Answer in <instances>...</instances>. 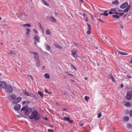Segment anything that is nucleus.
Instances as JSON below:
<instances>
[{"label": "nucleus", "mask_w": 132, "mask_h": 132, "mask_svg": "<svg viewBox=\"0 0 132 132\" xmlns=\"http://www.w3.org/2000/svg\"><path fill=\"white\" fill-rule=\"evenodd\" d=\"M40 118V114L36 110L33 111L29 117L30 119H34L36 121L38 120Z\"/></svg>", "instance_id": "1"}, {"label": "nucleus", "mask_w": 132, "mask_h": 132, "mask_svg": "<svg viewBox=\"0 0 132 132\" xmlns=\"http://www.w3.org/2000/svg\"><path fill=\"white\" fill-rule=\"evenodd\" d=\"M25 111L24 114L25 115L28 116V115L32 111V110L31 108H27V107L25 106L23 107L21 109V111Z\"/></svg>", "instance_id": "2"}, {"label": "nucleus", "mask_w": 132, "mask_h": 132, "mask_svg": "<svg viewBox=\"0 0 132 132\" xmlns=\"http://www.w3.org/2000/svg\"><path fill=\"white\" fill-rule=\"evenodd\" d=\"M5 91L8 94H10L12 92L13 89L12 87L10 85H7L4 88Z\"/></svg>", "instance_id": "3"}, {"label": "nucleus", "mask_w": 132, "mask_h": 132, "mask_svg": "<svg viewBox=\"0 0 132 132\" xmlns=\"http://www.w3.org/2000/svg\"><path fill=\"white\" fill-rule=\"evenodd\" d=\"M117 9L116 8H114L111 9L110 10V11H109V14H118L119 13L117 12Z\"/></svg>", "instance_id": "4"}, {"label": "nucleus", "mask_w": 132, "mask_h": 132, "mask_svg": "<svg viewBox=\"0 0 132 132\" xmlns=\"http://www.w3.org/2000/svg\"><path fill=\"white\" fill-rule=\"evenodd\" d=\"M132 94L131 92L128 91L127 93L126 98L128 100H130L131 98Z\"/></svg>", "instance_id": "5"}, {"label": "nucleus", "mask_w": 132, "mask_h": 132, "mask_svg": "<svg viewBox=\"0 0 132 132\" xmlns=\"http://www.w3.org/2000/svg\"><path fill=\"white\" fill-rule=\"evenodd\" d=\"M16 98V96L14 94H12L9 95V99L11 100H14L15 101Z\"/></svg>", "instance_id": "6"}, {"label": "nucleus", "mask_w": 132, "mask_h": 132, "mask_svg": "<svg viewBox=\"0 0 132 132\" xmlns=\"http://www.w3.org/2000/svg\"><path fill=\"white\" fill-rule=\"evenodd\" d=\"M22 100V98L20 97H18L16 98L15 101H13L12 103L13 104H15L16 103L20 102Z\"/></svg>", "instance_id": "7"}, {"label": "nucleus", "mask_w": 132, "mask_h": 132, "mask_svg": "<svg viewBox=\"0 0 132 132\" xmlns=\"http://www.w3.org/2000/svg\"><path fill=\"white\" fill-rule=\"evenodd\" d=\"M0 86L3 88L4 89L7 86L6 84L4 81H0Z\"/></svg>", "instance_id": "8"}, {"label": "nucleus", "mask_w": 132, "mask_h": 132, "mask_svg": "<svg viewBox=\"0 0 132 132\" xmlns=\"http://www.w3.org/2000/svg\"><path fill=\"white\" fill-rule=\"evenodd\" d=\"M128 6V3L126 2H125L120 5V7L121 9H124Z\"/></svg>", "instance_id": "9"}, {"label": "nucleus", "mask_w": 132, "mask_h": 132, "mask_svg": "<svg viewBox=\"0 0 132 132\" xmlns=\"http://www.w3.org/2000/svg\"><path fill=\"white\" fill-rule=\"evenodd\" d=\"M86 24L87 26V28L88 30H87V34L88 35H89L91 33L90 31L91 29V25L88 23H87Z\"/></svg>", "instance_id": "10"}, {"label": "nucleus", "mask_w": 132, "mask_h": 132, "mask_svg": "<svg viewBox=\"0 0 132 132\" xmlns=\"http://www.w3.org/2000/svg\"><path fill=\"white\" fill-rule=\"evenodd\" d=\"M64 119L65 121H68L70 123H71L73 122V121L72 120H70L69 117H64Z\"/></svg>", "instance_id": "11"}, {"label": "nucleus", "mask_w": 132, "mask_h": 132, "mask_svg": "<svg viewBox=\"0 0 132 132\" xmlns=\"http://www.w3.org/2000/svg\"><path fill=\"white\" fill-rule=\"evenodd\" d=\"M21 107V105L19 104H17L15 105L14 107V109L16 111L19 110Z\"/></svg>", "instance_id": "12"}, {"label": "nucleus", "mask_w": 132, "mask_h": 132, "mask_svg": "<svg viewBox=\"0 0 132 132\" xmlns=\"http://www.w3.org/2000/svg\"><path fill=\"white\" fill-rule=\"evenodd\" d=\"M71 52L72 55L74 56L78 57V56L77 53V51L75 50L71 51Z\"/></svg>", "instance_id": "13"}, {"label": "nucleus", "mask_w": 132, "mask_h": 132, "mask_svg": "<svg viewBox=\"0 0 132 132\" xmlns=\"http://www.w3.org/2000/svg\"><path fill=\"white\" fill-rule=\"evenodd\" d=\"M45 47L47 51H50L51 47L47 43H46L45 44Z\"/></svg>", "instance_id": "14"}, {"label": "nucleus", "mask_w": 132, "mask_h": 132, "mask_svg": "<svg viewBox=\"0 0 132 132\" xmlns=\"http://www.w3.org/2000/svg\"><path fill=\"white\" fill-rule=\"evenodd\" d=\"M34 58L35 60L39 59V56L38 53L36 52L34 54Z\"/></svg>", "instance_id": "15"}, {"label": "nucleus", "mask_w": 132, "mask_h": 132, "mask_svg": "<svg viewBox=\"0 0 132 132\" xmlns=\"http://www.w3.org/2000/svg\"><path fill=\"white\" fill-rule=\"evenodd\" d=\"M130 7L131 6L130 5H128L127 8L123 10V12H128L130 9Z\"/></svg>", "instance_id": "16"}, {"label": "nucleus", "mask_w": 132, "mask_h": 132, "mask_svg": "<svg viewBox=\"0 0 132 132\" xmlns=\"http://www.w3.org/2000/svg\"><path fill=\"white\" fill-rule=\"evenodd\" d=\"M129 120V117L128 116H125L123 118V121L125 122H127Z\"/></svg>", "instance_id": "17"}, {"label": "nucleus", "mask_w": 132, "mask_h": 132, "mask_svg": "<svg viewBox=\"0 0 132 132\" xmlns=\"http://www.w3.org/2000/svg\"><path fill=\"white\" fill-rule=\"evenodd\" d=\"M35 40L38 42H40L39 41L40 39V38L39 37L37 36V35H35V36L34 37Z\"/></svg>", "instance_id": "18"}, {"label": "nucleus", "mask_w": 132, "mask_h": 132, "mask_svg": "<svg viewBox=\"0 0 132 132\" xmlns=\"http://www.w3.org/2000/svg\"><path fill=\"white\" fill-rule=\"evenodd\" d=\"M54 45L57 48L60 49L63 48V47L61 46L58 44L57 43H55L54 44Z\"/></svg>", "instance_id": "19"}, {"label": "nucleus", "mask_w": 132, "mask_h": 132, "mask_svg": "<svg viewBox=\"0 0 132 132\" xmlns=\"http://www.w3.org/2000/svg\"><path fill=\"white\" fill-rule=\"evenodd\" d=\"M41 1L43 4L44 5L47 6H48L49 4L44 0H41Z\"/></svg>", "instance_id": "20"}, {"label": "nucleus", "mask_w": 132, "mask_h": 132, "mask_svg": "<svg viewBox=\"0 0 132 132\" xmlns=\"http://www.w3.org/2000/svg\"><path fill=\"white\" fill-rule=\"evenodd\" d=\"M112 3L113 4L118 5L119 4V2L117 0H116L112 2Z\"/></svg>", "instance_id": "21"}, {"label": "nucleus", "mask_w": 132, "mask_h": 132, "mask_svg": "<svg viewBox=\"0 0 132 132\" xmlns=\"http://www.w3.org/2000/svg\"><path fill=\"white\" fill-rule=\"evenodd\" d=\"M22 92L24 94L27 96H28L29 93L28 92H27L26 90H23Z\"/></svg>", "instance_id": "22"}, {"label": "nucleus", "mask_w": 132, "mask_h": 132, "mask_svg": "<svg viewBox=\"0 0 132 132\" xmlns=\"http://www.w3.org/2000/svg\"><path fill=\"white\" fill-rule=\"evenodd\" d=\"M108 12V11H105L104 12V13H102V14H100V15H104V16H107L108 15V13H107V12Z\"/></svg>", "instance_id": "23"}, {"label": "nucleus", "mask_w": 132, "mask_h": 132, "mask_svg": "<svg viewBox=\"0 0 132 132\" xmlns=\"http://www.w3.org/2000/svg\"><path fill=\"white\" fill-rule=\"evenodd\" d=\"M127 127L128 129H131L132 128V125L130 123H128L127 124Z\"/></svg>", "instance_id": "24"}, {"label": "nucleus", "mask_w": 132, "mask_h": 132, "mask_svg": "<svg viewBox=\"0 0 132 132\" xmlns=\"http://www.w3.org/2000/svg\"><path fill=\"white\" fill-rule=\"evenodd\" d=\"M119 54L121 55H128V54L125 52L119 51Z\"/></svg>", "instance_id": "25"}, {"label": "nucleus", "mask_w": 132, "mask_h": 132, "mask_svg": "<svg viewBox=\"0 0 132 132\" xmlns=\"http://www.w3.org/2000/svg\"><path fill=\"white\" fill-rule=\"evenodd\" d=\"M27 31L26 32V34L27 35H28L29 33L30 32V30L29 29H26Z\"/></svg>", "instance_id": "26"}, {"label": "nucleus", "mask_w": 132, "mask_h": 132, "mask_svg": "<svg viewBox=\"0 0 132 132\" xmlns=\"http://www.w3.org/2000/svg\"><path fill=\"white\" fill-rule=\"evenodd\" d=\"M38 94L40 95L42 98H43L44 96V95L41 91H38Z\"/></svg>", "instance_id": "27"}, {"label": "nucleus", "mask_w": 132, "mask_h": 132, "mask_svg": "<svg viewBox=\"0 0 132 132\" xmlns=\"http://www.w3.org/2000/svg\"><path fill=\"white\" fill-rule=\"evenodd\" d=\"M44 77L45 78L47 79H49L50 78V76L47 73H46L45 74Z\"/></svg>", "instance_id": "28"}, {"label": "nucleus", "mask_w": 132, "mask_h": 132, "mask_svg": "<svg viewBox=\"0 0 132 132\" xmlns=\"http://www.w3.org/2000/svg\"><path fill=\"white\" fill-rule=\"evenodd\" d=\"M51 21L53 22H56V20L55 18H54L53 17H51Z\"/></svg>", "instance_id": "29"}, {"label": "nucleus", "mask_w": 132, "mask_h": 132, "mask_svg": "<svg viewBox=\"0 0 132 132\" xmlns=\"http://www.w3.org/2000/svg\"><path fill=\"white\" fill-rule=\"evenodd\" d=\"M36 60V64H37V66H39L40 65V61L39 60V59Z\"/></svg>", "instance_id": "30"}, {"label": "nucleus", "mask_w": 132, "mask_h": 132, "mask_svg": "<svg viewBox=\"0 0 132 132\" xmlns=\"http://www.w3.org/2000/svg\"><path fill=\"white\" fill-rule=\"evenodd\" d=\"M23 26H27L28 27H30L31 26V24L29 23L24 24H23Z\"/></svg>", "instance_id": "31"}, {"label": "nucleus", "mask_w": 132, "mask_h": 132, "mask_svg": "<svg viewBox=\"0 0 132 132\" xmlns=\"http://www.w3.org/2000/svg\"><path fill=\"white\" fill-rule=\"evenodd\" d=\"M28 96H30L32 97H34L35 95L34 94H32L31 93H29L28 95Z\"/></svg>", "instance_id": "32"}, {"label": "nucleus", "mask_w": 132, "mask_h": 132, "mask_svg": "<svg viewBox=\"0 0 132 132\" xmlns=\"http://www.w3.org/2000/svg\"><path fill=\"white\" fill-rule=\"evenodd\" d=\"M113 17V18L118 19L119 17V16L118 15H112Z\"/></svg>", "instance_id": "33"}, {"label": "nucleus", "mask_w": 132, "mask_h": 132, "mask_svg": "<svg viewBox=\"0 0 132 132\" xmlns=\"http://www.w3.org/2000/svg\"><path fill=\"white\" fill-rule=\"evenodd\" d=\"M110 75L111 77V79L114 82H115V79L112 76V75L111 74H110Z\"/></svg>", "instance_id": "34"}, {"label": "nucleus", "mask_w": 132, "mask_h": 132, "mask_svg": "<svg viewBox=\"0 0 132 132\" xmlns=\"http://www.w3.org/2000/svg\"><path fill=\"white\" fill-rule=\"evenodd\" d=\"M126 78L128 79L131 78V76L130 75V74L127 75L125 77Z\"/></svg>", "instance_id": "35"}, {"label": "nucleus", "mask_w": 132, "mask_h": 132, "mask_svg": "<svg viewBox=\"0 0 132 132\" xmlns=\"http://www.w3.org/2000/svg\"><path fill=\"white\" fill-rule=\"evenodd\" d=\"M46 32L47 34L50 35L51 34V32L49 30H46Z\"/></svg>", "instance_id": "36"}, {"label": "nucleus", "mask_w": 132, "mask_h": 132, "mask_svg": "<svg viewBox=\"0 0 132 132\" xmlns=\"http://www.w3.org/2000/svg\"><path fill=\"white\" fill-rule=\"evenodd\" d=\"M85 99L86 101L87 102L89 99V97L87 96H86L85 97Z\"/></svg>", "instance_id": "37"}, {"label": "nucleus", "mask_w": 132, "mask_h": 132, "mask_svg": "<svg viewBox=\"0 0 132 132\" xmlns=\"http://www.w3.org/2000/svg\"><path fill=\"white\" fill-rule=\"evenodd\" d=\"M130 105V104L129 103H127L125 104V106L127 107H129Z\"/></svg>", "instance_id": "38"}, {"label": "nucleus", "mask_w": 132, "mask_h": 132, "mask_svg": "<svg viewBox=\"0 0 132 132\" xmlns=\"http://www.w3.org/2000/svg\"><path fill=\"white\" fill-rule=\"evenodd\" d=\"M9 54H11L12 55H15V53L12 51H10V53H9Z\"/></svg>", "instance_id": "39"}, {"label": "nucleus", "mask_w": 132, "mask_h": 132, "mask_svg": "<svg viewBox=\"0 0 132 132\" xmlns=\"http://www.w3.org/2000/svg\"><path fill=\"white\" fill-rule=\"evenodd\" d=\"M97 19L99 21L101 22H102L103 23H104V21L101 19H98V18H97Z\"/></svg>", "instance_id": "40"}, {"label": "nucleus", "mask_w": 132, "mask_h": 132, "mask_svg": "<svg viewBox=\"0 0 132 132\" xmlns=\"http://www.w3.org/2000/svg\"><path fill=\"white\" fill-rule=\"evenodd\" d=\"M118 14H119V15L120 16H122L123 15L124 13L123 12H120Z\"/></svg>", "instance_id": "41"}, {"label": "nucleus", "mask_w": 132, "mask_h": 132, "mask_svg": "<svg viewBox=\"0 0 132 132\" xmlns=\"http://www.w3.org/2000/svg\"><path fill=\"white\" fill-rule=\"evenodd\" d=\"M27 76H28L29 78L31 79L32 80L33 79V78L30 75H28Z\"/></svg>", "instance_id": "42"}, {"label": "nucleus", "mask_w": 132, "mask_h": 132, "mask_svg": "<svg viewBox=\"0 0 132 132\" xmlns=\"http://www.w3.org/2000/svg\"><path fill=\"white\" fill-rule=\"evenodd\" d=\"M48 132H54L52 129H48Z\"/></svg>", "instance_id": "43"}, {"label": "nucleus", "mask_w": 132, "mask_h": 132, "mask_svg": "<svg viewBox=\"0 0 132 132\" xmlns=\"http://www.w3.org/2000/svg\"><path fill=\"white\" fill-rule=\"evenodd\" d=\"M129 116L130 117L132 116V109L130 111Z\"/></svg>", "instance_id": "44"}, {"label": "nucleus", "mask_w": 132, "mask_h": 132, "mask_svg": "<svg viewBox=\"0 0 132 132\" xmlns=\"http://www.w3.org/2000/svg\"><path fill=\"white\" fill-rule=\"evenodd\" d=\"M25 101L26 104H29L30 103V101L29 100H27Z\"/></svg>", "instance_id": "45"}, {"label": "nucleus", "mask_w": 132, "mask_h": 132, "mask_svg": "<svg viewBox=\"0 0 132 132\" xmlns=\"http://www.w3.org/2000/svg\"><path fill=\"white\" fill-rule=\"evenodd\" d=\"M97 117L98 118H100V117L101 116V113H98L97 114Z\"/></svg>", "instance_id": "46"}, {"label": "nucleus", "mask_w": 132, "mask_h": 132, "mask_svg": "<svg viewBox=\"0 0 132 132\" xmlns=\"http://www.w3.org/2000/svg\"><path fill=\"white\" fill-rule=\"evenodd\" d=\"M29 53H31L32 54H33L34 55V54L36 52H33V51H29Z\"/></svg>", "instance_id": "47"}, {"label": "nucleus", "mask_w": 132, "mask_h": 132, "mask_svg": "<svg viewBox=\"0 0 132 132\" xmlns=\"http://www.w3.org/2000/svg\"><path fill=\"white\" fill-rule=\"evenodd\" d=\"M67 110V109H66V108H63V110L64 111H66Z\"/></svg>", "instance_id": "48"}, {"label": "nucleus", "mask_w": 132, "mask_h": 132, "mask_svg": "<svg viewBox=\"0 0 132 132\" xmlns=\"http://www.w3.org/2000/svg\"><path fill=\"white\" fill-rule=\"evenodd\" d=\"M85 20L86 22H87L88 21V18L87 17H86L85 18Z\"/></svg>", "instance_id": "49"}, {"label": "nucleus", "mask_w": 132, "mask_h": 132, "mask_svg": "<svg viewBox=\"0 0 132 132\" xmlns=\"http://www.w3.org/2000/svg\"><path fill=\"white\" fill-rule=\"evenodd\" d=\"M22 103L23 104H26V101H23L22 102Z\"/></svg>", "instance_id": "50"}, {"label": "nucleus", "mask_w": 132, "mask_h": 132, "mask_svg": "<svg viewBox=\"0 0 132 132\" xmlns=\"http://www.w3.org/2000/svg\"><path fill=\"white\" fill-rule=\"evenodd\" d=\"M74 44L76 46H78V44L74 42Z\"/></svg>", "instance_id": "51"}, {"label": "nucleus", "mask_w": 132, "mask_h": 132, "mask_svg": "<svg viewBox=\"0 0 132 132\" xmlns=\"http://www.w3.org/2000/svg\"><path fill=\"white\" fill-rule=\"evenodd\" d=\"M120 87L121 88H122L123 87V85L122 84H121V85Z\"/></svg>", "instance_id": "52"}, {"label": "nucleus", "mask_w": 132, "mask_h": 132, "mask_svg": "<svg viewBox=\"0 0 132 132\" xmlns=\"http://www.w3.org/2000/svg\"><path fill=\"white\" fill-rule=\"evenodd\" d=\"M119 12L120 13V12H123V11L122 10H120L119 11Z\"/></svg>", "instance_id": "53"}, {"label": "nucleus", "mask_w": 132, "mask_h": 132, "mask_svg": "<svg viewBox=\"0 0 132 132\" xmlns=\"http://www.w3.org/2000/svg\"><path fill=\"white\" fill-rule=\"evenodd\" d=\"M45 92L46 93H48V91L46 89H45Z\"/></svg>", "instance_id": "54"}, {"label": "nucleus", "mask_w": 132, "mask_h": 132, "mask_svg": "<svg viewBox=\"0 0 132 132\" xmlns=\"http://www.w3.org/2000/svg\"><path fill=\"white\" fill-rule=\"evenodd\" d=\"M33 30L34 32H35V33H37V31L35 29H34Z\"/></svg>", "instance_id": "55"}, {"label": "nucleus", "mask_w": 132, "mask_h": 132, "mask_svg": "<svg viewBox=\"0 0 132 132\" xmlns=\"http://www.w3.org/2000/svg\"><path fill=\"white\" fill-rule=\"evenodd\" d=\"M130 63H132V59H131L130 61Z\"/></svg>", "instance_id": "56"}, {"label": "nucleus", "mask_w": 132, "mask_h": 132, "mask_svg": "<svg viewBox=\"0 0 132 132\" xmlns=\"http://www.w3.org/2000/svg\"><path fill=\"white\" fill-rule=\"evenodd\" d=\"M84 125V124L83 123H81L80 125V126L81 127L82 126H83Z\"/></svg>", "instance_id": "57"}, {"label": "nucleus", "mask_w": 132, "mask_h": 132, "mask_svg": "<svg viewBox=\"0 0 132 132\" xmlns=\"http://www.w3.org/2000/svg\"><path fill=\"white\" fill-rule=\"evenodd\" d=\"M82 15L84 16H86V14L85 13H83V14Z\"/></svg>", "instance_id": "58"}, {"label": "nucleus", "mask_w": 132, "mask_h": 132, "mask_svg": "<svg viewBox=\"0 0 132 132\" xmlns=\"http://www.w3.org/2000/svg\"><path fill=\"white\" fill-rule=\"evenodd\" d=\"M120 28H121V29H123V26H121L120 24Z\"/></svg>", "instance_id": "59"}, {"label": "nucleus", "mask_w": 132, "mask_h": 132, "mask_svg": "<svg viewBox=\"0 0 132 132\" xmlns=\"http://www.w3.org/2000/svg\"><path fill=\"white\" fill-rule=\"evenodd\" d=\"M84 79H85V80H87V79H88V78H87V77H85V78H84Z\"/></svg>", "instance_id": "60"}, {"label": "nucleus", "mask_w": 132, "mask_h": 132, "mask_svg": "<svg viewBox=\"0 0 132 132\" xmlns=\"http://www.w3.org/2000/svg\"><path fill=\"white\" fill-rule=\"evenodd\" d=\"M68 74L70 75H71V76H73V75L72 74H71L70 73H69Z\"/></svg>", "instance_id": "61"}, {"label": "nucleus", "mask_w": 132, "mask_h": 132, "mask_svg": "<svg viewBox=\"0 0 132 132\" xmlns=\"http://www.w3.org/2000/svg\"><path fill=\"white\" fill-rule=\"evenodd\" d=\"M80 1L82 3H83L84 2V1L83 0H80Z\"/></svg>", "instance_id": "62"}, {"label": "nucleus", "mask_w": 132, "mask_h": 132, "mask_svg": "<svg viewBox=\"0 0 132 132\" xmlns=\"http://www.w3.org/2000/svg\"><path fill=\"white\" fill-rule=\"evenodd\" d=\"M45 68V66L42 67V69L43 70H44V68Z\"/></svg>", "instance_id": "63"}, {"label": "nucleus", "mask_w": 132, "mask_h": 132, "mask_svg": "<svg viewBox=\"0 0 132 132\" xmlns=\"http://www.w3.org/2000/svg\"><path fill=\"white\" fill-rule=\"evenodd\" d=\"M49 127L51 128H53V126H49Z\"/></svg>", "instance_id": "64"}]
</instances>
